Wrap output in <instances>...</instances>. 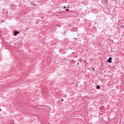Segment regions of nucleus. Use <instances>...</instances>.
Returning a JSON list of instances; mask_svg holds the SVG:
<instances>
[{"mask_svg": "<svg viewBox=\"0 0 124 124\" xmlns=\"http://www.w3.org/2000/svg\"><path fill=\"white\" fill-rule=\"evenodd\" d=\"M61 101H62V102H63V99H62L61 100Z\"/></svg>", "mask_w": 124, "mask_h": 124, "instance_id": "9", "label": "nucleus"}, {"mask_svg": "<svg viewBox=\"0 0 124 124\" xmlns=\"http://www.w3.org/2000/svg\"><path fill=\"white\" fill-rule=\"evenodd\" d=\"M63 8H64V9L66 8V6H63Z\"/></svg>", "mask_w": 124, "mask_h": 124, "instance_id": "8", "label": "nucleus"}, {"mask_svg": "<svg viewBox=\"0 0 124 124\" xmlns=\"http://www.w3.org/2000/svg\"><path fill=\"white\" fill-rule=\"evenodd\" d=\"M84 62H86V60H84Z\"/></svg>", "mask_w": 124, "mask_h": 124, "instance_id": "13", "label": "nucleus"}, {"mask_svg": "<svg viewBox=\"0 0 124 124\" xmlns=\"http://www.w3.org/2000/svg\"><path fill=\"white\" fill-rule=\"evenodd\" d=\"M75 39H77H77H78V38H75Z\"/></svg>", "mask_w": 124, "mask_h": 124, "instance_id": "14", "label": "nucleus"}, {"mask_svg": "<svg viewBox=\"0 0 124 124\" xmlns=\"http://www.w3.org/2000/svg\"><path fill=\"white\" fill-rule=\"evenodd\" d=\"M33 5H35V4H34Z\"/></svg>", "mask_w": 124, "mask_h": 124, "instance_id": "20", "label": "nucleus"}, {"mask_svg": "<svg viewBox=\"0 0 124 124\" xmlns=\"http://www.w3.org/2000/svg\"><path fill=\"white\" fill-rule=\"evenodd\" d=\"M121 27L122 29H124V25L121 26Z\"/></svg>", "mask_w": 124, "mask_h": 124, "instance_id": "6", "label": "nucleus"}, {"mask_svg": "<svg viewBox=\"0 0 124 124\" xmlns=\"http://www.w3.org/2000/svg\"><path fill=\"white\" fill-rule=\"evenodd\" d=\"M41 19H43V17H41Z\"/></svg>", "mask_w": 124, "mask_h": 124, "instance_id": "19", "label": "nucleus"}, {"mask_svg": "<svg viewBox=\"0 0 124 124\" xmlns=\"http://www.w3.org/2000/svg\"><path fill=\"white\" fill-rule=\"evenodd\" d=\"M19 33H20V31H15L14 35H15V36H16L17 34H19Z\"/></svg>", "mask_w": 124, "mask_h": 124, "instance_id": "1", "label": "nucleus"}, {"mask_svg": "<svg viewBox=\"0 0 124 124\" xmlns=\"http://www.w3.org/2000/svg\"><path fill=\"white\" fill-rule=\"evenodd\" d=\"M108 62H109L110 63H111V62H112V57H109L107 61Z\"/></svg>", "mask_w": 124, "mask_h": 124, "instance_id": "2", "label": "nucleus"}, {"mask_svg": "<svg viewBox=\"0 0 124 124\" xmlns=\"http://www.w3.org/2000/svg\"><path fill=\"white\" fill-rule=\"evenodd\" d=\"M66 11H69V9H66Z\"/></svg>", "mask_w": 124, "mask_h": 124, "instance_id": "7", "label": "nucleus"}, {"mask_svg": "<svg viewBox=\"0 0 124 124\" xmlns=\"http://www.w3.org/2000/svg\"><path fill=\"white\" fill-rule=\"evenodd\" d=\"M30 24H31V22H30Z\"/></svg>", "mask_w": 124, "mask_h": 124, "instance_id": "17", "label": "nucleus"}, {"mask_svg": "<svg viewBox=\"0 0 124 124\" xmlns=\"http://www.w3.org/2000/svg\"><path fill=\"white\" fill-rule=\"evenodd\" d=\"M0 32H1V31H0Z\"/></svg>", "mask_w": 124, "mask_h": 124, "instance_id": "23", "label": "nucleus"}, {"mask_svg": "<svg viewBox=\"0 0 124 124\" xmlns=\"http://www.w3.org/2000/svg\"><path fill=\"white\" fill-rule=\"evenodd\" d=\"M26 30H29V28H27L26 29Z\"/></svg>", "mask_w": 124, "mask_h": 124, "instance_id": "16", "label": "nucleus"}, {"mask_svg": "<svg viewBox=\"0 0 124 124\" xmlns=\"http://www.w3.org/2000/svg\"><path fill=\"white\" fill-rule=\"evenodd\" d=\"M96 89H97L98 90H99V89H100V86H99V85H97V86H96Z\"/></svg>", "mask_w": 124, "mask_h": 124, "instance_id": "4", "label": "nucleus"}, {"mask_svg": "<svg viewBox=\"0 0 124 124\" xmlns=\"http://www.w3.org/2000/svg\"><path fill=\"white\" fill-rule=\"evenodd\" d=\"M100 110L101 111H104V107H101L100 108Z\"/></svg>", "mask_w": 124, "mask_h": 124, "instance_id": "3", "label": "nucleus"}, {"mask_svg": "<svg viewBox=\"0 0 124 124\" xmlns=\"http://www.w3.org/2000/svg\"><path fill=\"white\" fill-rule=\"evenodd\" d=\"M57 27H61V26H60V25H59V26H57Z\"/></svg>", "mask_w": 124, "mask_h": 124, "instance_id": "15", "label": "nucleus"}, {"mask_svg": "<svg viewBox=\"0 0 124 124\" xmlns=\"http://www.w3.org/2000/svg\"><path fill=\"white\" fill-rule=\"evenodd\" d=\"M92 69H93V70H94V68H93Z\"/></svg>", "mask_w": 124, "mask_h": 124, "instance_id": "11", "label": "nucleus"}, {"mask_svg": "<svg viewBox=\"0 0 124 124\" xmlns=\"http://www.w3.org/2000/svg\"><path fill=\"white\" fill-rule=\"evenodd\" d=\"M38 21H36V24H38Z\"/></svg>", "mask_w": 124, "mask_h": 124, "instance_id": "10", "label": "nucleus"}, {"mask_svg": "<svg viewBox=\"0 0 124 124\" xmlns=\"http://www.w3.org/2000/svg\"><path fill=\"white\" fill-rule=\"evenodd\" d=\"M2 22H3V21L2 20Z\"/></svg>", "mask_w": 124, "mask_h": 124, "instance_id": "22", "label": "nucleus"}, {"mask_svg": "<svg viewBox=\"0 0 124 124\" xmlns=\"http://www.w3.org/2000/svg\"><path fill=\"white\" fill-rule=\"evenodd\" d=\"M91 61H93V59H91Z\"/></svg>", "mask_w": 124, "mask_h": 124, "instance_id": "18", "label": "nucleus"}, {"mask_svg": "<svg viewBox=\"0 0 124 124\" xmlns=\"http://www.w3.org/2000/svg\"><path fill=\"white\" fill-rule=\"evenodd\" d=\"M77 64H78V65H79V62H78V63H77Z\"/></svg>", "mask_w": 124, "mask_h": 124, "instance_id": "12", "label": "nucleus"}, {"mask_svg": "<svg viewBox=\"0 0 124 124\" xmlns=\"http://www.w3.org/2000/svg\"><path fill=\"white\" fill-rule=\"evenodd\" d=\"M64 32L65 33V31H64Z\"/></svg>", "mask_w": 124, "mask_h": 124, "instance_id": "24", "label": "nucleus"}, {"mask_svg": "<svg viewBox=\"0 0 124 124\" xmlns=\"http://www.w3.org/2000/svg\"><path fill=\"white\" fill-rule=\"evenodd\" d=\"M106 3H108V0H105Z\"/></svg>", "mask_w": 124, "mask_h": 124, "instance_id": "5", "label": "nucleus"}, {"mask_svg": "<svg viewBox=\"0 0 124 124\" xmlns=\"http://www.w3.org/2000/svg\"><path fill=\"white\" fill-rule=\"evenodd\" d=\"M108 86H109V84H108Z\"/></svg>", "mask_w": 124, "mask_h": 124, "instance_id": "21", "label": "nucleus"}]
</instances>
